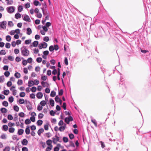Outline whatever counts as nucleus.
Listing matches in <instances>:
<instances>
[{"instance_id": "1", "label": "nucleus", "mask_w": 151, "mask_h": 151, "mask_svg": "<svg viewBox=\"0 0 151 151\" xmlns=\"http://www.w3.org/2000/svg\"><path fill=\"white\" fill-rule=\"evenodd\" d=\"M22 55L24 56H27L29 54V51L25 46H23L21 49Z\"/></svg>"}, {"instance_id": "2", "label": "nucleus", "mask_w": 151, "mask_h": 151, "mask_svg": "<svg viewBox=\"0 0 151 151\" xmlns=\"http://www.w3.org/2000/svg\"><path fill=\"white\" fill-rule=\"evenodd\" d=\"M6 10L8 13H12L14 12L15 8L14 6H10L7 7L6 8Z\"/></svg>"}, {"instance_id": "3", "label": "nucleus", "mask_w": 151, "mask_h": 151, "mask_svg": "<svg viewBox=\"0 0 151 151\" xmlns=\"http://www.w3.org/2000/svg\"><path fill=\"white\" fill-rule=\"evenodd\" d=\"M7 22L6 21H4L0 22V26L1 28L5 29H6Z\"/></svg>"}, {"instance_id": "4", "label": "nucleus", "mask_w": 151, "mask_h": 151, "mask_svg": "<svg viewBox=\"0 0 151 151\" xmlns=\"http://www.w3.org/2000/svg\"><path fill=\"white\" fill-rule=\"evenodd\" d=\"M15 86H12L10 88V91L12 92L13 95L14 96L16 95L17 93V91L15 89Z\"/></svg>"}, {"instance_id": "5", "label": "nucleus", "mask_w": 151, "mask_h": 151, "mask_svg": "<svg viewBox=\"0 0 151 151\" xmlns=\"http://www.w3.org/2000/svg\"><path fill=\"white\" fill-rule=\"evenodd\" d=\"M73 120V118L71 116H70L69 117H66L65 119V122H66L67 124L69 123L70 121H72Z\"/></svg>"}, {"instance_id": "6", "label": "nucleus", "mask_w": 151, "mask_h": 151, "mask_svg": "<svg viewBox=\"0 0 151 151\" xmlns=\"http://www.w3.org/2000/svg\"><path fill=\"white\" fill-rule=\"evenodd\" d=\"M52 139L53 142L54 144H55L58 141H59L60 138L57 136H55V138L53 137L52 138Z\"/></svg>"}, {"instance_id": "7", "label": "nucleus", "mask_w": 151, "mask_h": 151, "mask_svg": "<svg viewBox=\"0 0 151 151\" xmlns=\"http://www.w3.org/2000/svg\"><path fill=\"white\" fill-rule=\"evenodd\" d=\"M23 19L26 21L28 22H30L31 21V20L29 17V16L27 15H25L24 18H23Z\"/></svg>"}, {"instance_id": "8", "label": "nucleus", "mask_w": 151, "mask_h": 151, "mask_svg": "<svg viewBox=\"0 0 151 151\" xmlns=\"http://www.w3.org/2000/svg\"><path fill=\"white\" fill-rule=\"evenodd\" d=\"M37 97L39 99H41L42 98L43 96L42 93L41 92L38 93L36 95Z\"/></svg>"}, {"instance_id": "9", "label": "nucleus", "mask_w": 151, "mask_h": 151, "mask_svg": "<svg viewBox=\"0 0 151 151\" xmlns=\"http://www.w3.org/2000/svg\"><path fill=\"white\" fill-rule=\"evenodd\" d=\"M22 143L24 145H26L28 144V141L26 139H24L22 141Z\"/></svg>"}, {"instance_id": "10", "label": "nucleus", "mask_w": 151, "mask_h": 151, "mask_svg": "<svg viewBox=\"0 0 151 151\" xmlns=\"http://www.w3.org/2000/svg\"><path fill=\"white\" fill-rule=\"evenodd\" d=\"M34 82L33 81H29L28 83V86L31 87L34 85Z\"/></svg>"}, {"instance_id": "11", "label": "nucleus", "mask_w": 151, "mask_h": 151, "mask_svg": "<svg viewBox=\"0 0 151 151\" xmlns=\"http://www.w3.org/2000/svg\"><path fill=\"white\" fill-rule=\"evenodd\" d=\"M27 34L28 35H30L32 33V30L30 28H28L27 29Z\"/></svg>"}, {"instance_id": "12", "label": "nucleus", "mask_w": 151, "mask_h": 151, "mask_svg": "<svg viewBox=\"0 0 151 151\" xmlns=\"http://www.w3.org/2000/svg\"><path fill=\"white\" fill-rule=\"evenodd\" d=\"M24 132V131L23 129H20L18 130V134L19 135H21L23 134Z\"/></svg>"}, {"instance_id": "13", "label": "nucleus", "mask_w": 151, "mask_h": 151, "mask_svg": "<svg viewBox=\"0 0 151 151\" xmlns=\"http://www.w3.org/2000/svg\"><path fill=\"white\" fill-rule=\"evenodd\" d=\"M15 129L13 127H10L9 129V131L11 133H13L15 131Z\"/></svg>"}, {"instance_id": "14", "label": "nucleus", "mask_w": 151, "mask_h": 151, "mask_svg": "<svg viewBox=\"0 0 151 151\" xmlns=\"http://www.w3.org/2000/svg\"><path fill=\"white\" fill-rule=\"evenodd\" d=\"M44 131V130L43 128H41L39 129L37 132V134L39 135H40Z\"/></svg>"}, {"instance_id": "15", "label": "nucleus", "mask_w": 151, "mask_h": 151, "mask_svg": "<svg viewBox=\"0 0 151 151\" xmlns=\"http://www.w3.org/2000/svg\"><path fill=\"white\" fill-rule=\"evenodd\" d=\"M52 141L50 139H48L46 141V143L47 145L49 146H50L51 145H52Z\"/></svg>"}, {"instance_id": "16", "label": "nucleus", "mask_w": 151, "mask_h": 151, "mask_svg": "<svg viewBox=\"0 0 151 151\" xmlns=\"http://www.w3.org/2000/svg\"><path fill=\"white\" fill-rule=\"evenodd\" d=\"M0 111L2 113H5L7 112L8 110L6 108H2L1 109Z\"/></svg>"}, {"instance_id": "17", "label": "nucleus", "mask_w": 151, "mask_h": 151, "mask_svg": "<svg viewBox=\"0 0 151 151\" xmlns=\"http://www.w3.org/2000/svg\"><path fill=\"white\" fill-rule=\"evenodd\" d=\"M14 76L17 78H19L20 77L21 75L18 72H17L15 73Z\"/></svg>"}, {"instance_id": "18", "label": "nucleus", "mask_w": 151, "mask_h": 151, "mask_svg": "<svg viewBox=\"0 0 151 151\" xmlns=\"http://www.w3.org/2000/svg\"><path fill=\"white\" fill-rule=\"evenodd\" d=\"M9 91L8 90H5L4 91L3 93L5 95H7L9 94Z\"/></svg>"}, {"instance_id": "19", "label": "nucleus", "mask_w": 151, "mask_h": 151, "mask_svg": "<svg viewBox=\"0 0 151 151\" xmlns=\"http://www.w3.org/2000/svg\"><path fill=\"white\" fill-rule=\"evenodd\" d=\"M30 132V130L28 127H27L25 129V132L26 134H29Z\"/></svg>"}, {"instance_id": "20", "label": "nucleus", "mask_w": 151, "mask_h": 151, "mask_svg": "<svg viewBox=\"0 0 151 151\" xmlns=\"http://www.w3.org/2000/svg\"><path fill=\"white\" fill-rule=\"evenodd\" d=\"M43 121L42 120H38L37 122V124L38 126H41L42 124Z\"/></svg>"}, {"instance_id": "21", "label": "nucleus", "mask_w": 151, "mask_h": 151, "mask_svg": "<svg viewBox=\"0 0 151 151\" xmlns=\"http://www.w3.org/2000/svg\"><path fill=\"white\" fill-rule=\"evenodd\" d=\"M41 84L42 86L45 87L47 86V85H48V83L47 82H45L44 81H42L41 82Z\"/></svg>"}, {"instance_id": "22", "label": "nucleus", "mask_w": 151, "mask_h": 151, "mask_svg": "<svg viewBox=\"0 0 151 151\" xmlns=\"http://www.w3.org/2000/svg\"><path fill=\"white\" fill-rule=\"evenodd\" d=\"M55 101L57 102H59V101H60L61 99L59 98V97L58 96H56L55 98Z\"/></svg>"}, {"instance_id": "23", "label": "nucleus", "mask_w": 151, "mask_h": 151, "mask_svg": "<svg viewBox=\"0 0 151 151\" xmlns=\"http://www.w3.org/2000/svg\"><path fill=\"white\" fill-rule=\"evenodd\" d=\"M14 109L16 111H19V108L17 106L14 105Z\"/></svg>"}, {"instance_id": "24", "label": "nucleus", "mask_w": 151, "mask_h": 151, "mask_svg": "<svg viewBox=\"0 0 151 151\" xmlns=\"http://www.w3.org/2000/svg\"><path fill=\"white\" fill-rule=\"evenodd\" d=\"M50 104L52 106H53L54 105V101L52 99H50Z\"/></svg>"}, {"instance_id": "25", "label": "nucleus", "mask_w": 151, "mask_h": 151, "mask_svg": "<svg viewBox=\"0 0 151 151\" xmlns=\"http://www.w3.org/2000/svg\"><path fill=\"white\" fill-rule=\"evenodd\" d=\"M42 47H43V48H46L47 46V44L45 42H43V43H41Z\"/></svg>"}, {"instance_id": "26", "label": "nucleus", "mask_w": 151, "mask_h": 151, "mask_svg": "<svg viewBox=\"0 0 151 151\" xmlns=\"http://www.w3.org/2000/svg\"><path fill=\"white\" fill-rule=\"evenodd\" d=\"M15 17L16 19H18L19 18L21 17V15L19 13H17L15 15Z\"/></svg>"}, {"instance_id": "27", "label": "nucleus", "mask_w": 151, "mask_h": 151, "mask_svg": "<svg viewBox=\"0 0 151 151\" xmlns=\"http://www.w3.org/2000/svg\"><path fill=\"white\" fill-rule=\"evenodd\" d=\"M19 102L20 104H22L24 103V100L23 99H21L19 100Z\"/></svg>"}, {"instance_id": "28", "label": "nucleus", "mask_w": 151, "mask_h": 151, "mask_svg": "<svg viewBox=\"0 0 151 151\" xmlns=\"http://www.w3.org/2000/svg\"><path fill=\"white\" fill-rule=\"evenodd\" d=\"M3 128L5 131H6L8 129V127L6 125H4L3 126Z\"/></svg>"}, {"instance_id": "29", "label": "nucleus", "mask_w": 151, "mask_h": 151, "mask_svg": "<svg viewBox=\"0 0 151 151\" xmlns=\"http://www.w3.org/2000/svg\"><path fill=\"white\" fill-rule=\"evenodd\" d=\"M38 44V42L37 41H35L33 43V45L34 47H37V45Z\"/></svg>"}, {"instance_id": "30", "label": "nucleus", "mask_w": 151, "mask_h": 151, "mask_svg": "<svg viewBox=\"0 0 151 151\" xmlns=\"http://www.w3.org/2000/svg\"><path fill=\"white\" fill-rule=\"evenodd\" d=\"M7 1V4L8 5H12L13 3V1L12 0H9V1Z\"/></svg>"}, {"instance_id": "31", "label": "nucleus", "mask_w": 151, "mask_h": 151, "mask_svg": "<svg viewBox=\"0 0 151 151\" xmlns=\"http://www.w3.org/2000/svg\"><path fill=\"white\" fill-rule=\"evenodd\" d=\"M40 104L42 106H44L46 104V102L45 101H42L40 102Z\"/></svg>"}, {"instance_id": "32", "label": "nucleus", "mask_w": 151, "mask_h": 151, "mask_svg": "<svg viewBox=\"0 0 151 151\" xmlns=\"http://www.w3.org/2000/svg\"><path fill=\"white\" fill-rule=\"evenodd\" d=\"M23 7L22 6H19L18 8V11L19 12H21L23 9Z\"/></svg>"}, {"instance_id": "33", "label": "nucleus", "mask_w": 151, "mask_h": 151, "mask_svg": "<svg viewBox=\"0 0 151 151\" xmlns=\"http://www.w3.org/2000/svg\"><path fill=\"white\" fill-rule=\"evenodd\" d=\"M2 104L5 106L7 107L8 105V104L7 101H4L2 103Z\"/></svg>"}, {"instance_id": "34", "label": "nucleus", "mask_w": 151, "mask_h": 151, "mask_svg": "<svg viewBox=\"0 0 151 151\" xmlns=\"http://www.w3.org/2000/svg\"><path fill=\"white\" fill-rule=\"evenodd\" d=\"M25 123L26 124H27L31 123L30 120L28 119L25 120Z\"/></svg>"}, {"instance_id": "35", "label": "nucleus", "mask_w": 151, "mask_h": 151, "mask_svg": "<svg viewBox=\"0 0 151 151\" xmlns=\"http://www.w3.org/2000/svg\"><path fill=\"white\" fill-rule=\"evenodd\" d=\"M63 141L65 142H67L68 141V139L67 137H64L63 139Z\"/></svg>"}, {"instance_id": "36", "label": "nucleus", "mask_w": 151, "mask_h": 151, "mask_svg": "<svg viewBox=\"0 0 151 151\" xmlns=\"http://www.w3.org/2000/svg\"><path fill=\"white\" fill-rule=\"evenodd\" d=\"M10 74V73L9 71H7L5 72L4 73V75L6 77H8Z\"/></svg>"}, {"instance_id": "37", "label": "nucleus", "mask_w": 151, "mask_h": 151, "mask_svg": "<svg viewBox=\"0 0 151 151\" xmlns=\"http://www.w3.org/2000/svg\"><path fill=\"white\" fill-rule=\"evenodd\" d=\"M0 138L2 139H6V135L3 134H1Z\"/></svg>"}, {"instance_id": "38", "label": "nucleus", "mask_w": 151, "mask_h": 151, "mask_svg": "<svg viewBox=\"0 0 151 151\" xmlns=\"http://www.w3.org/2000/svg\"><path fill=\"white\" fill-rule=\"evenodd\" d=\"M52 145H51L50 146L48 147L46 149V151H50V150L52 149Z\"/></svg>"}, {"instance_id": "39", "label": "nucleus", "mask_w": 151, "mask_h": 151, "mask_svg": "<svg viewBox=\"0 0 151 151\" xmlns=\"http://www.w3.org/2000/svg\"><path fill=\"white\" fill-rule=\"evenodd\" d=\"M25 93L24 92H21L19 94V96L20 97H23L25 96Z\"/></svg>"}, {"instance_id": "40", "label": "nucleus", "mask_w": 151, "mask_h": 151, "mask_svg": "<svg viewBox=\"0 0 151 151\" xmlns=\"http://www.w3.org/2000/svg\"><path fill=\"white\" fill-rule=\"evenodd\" d=\"M14 98L13 96H11L9 98V102L12 103L13 101Z\"/></svg>"}, {"instance_id": "41", "label": "nucleus", "mask_w": 151, "mask_h": 151, "mask_svg": "<svg viewBox=\"0 0 151 151\" xmlns=\"http://www.w3.org/2000/svg\"><path fill=\"white\" fill-rule=\"evenodd\" d=\"M6 40L8 42H9L11 40V37L9 35H7L6 37Z\"/></svg>"}, {"instance_id": "42", "label": "nucleus", "mask_w": 151, "mask_h": 151, "mask_svg": "<svg viewBox=\"0 0 151 151\" xmlns=\"http://www.w3.org/2000/svg\"><path fill=\"white\" fill-rule=\"evenodd\" d=\"M7 118L9 120H12L13 119V117L11 114H9L8 115Z\"/></svg>"}, {"instance_id": "43", "label": "nucleus", "mask_w": 151, "mask_h": 151, "mask_svg": "<svg viewBox=\"0 0 151 151\" xmlns=\"http://www.w3.org/2000/svg\"><path fill=\"white\" fill-rule=\"evenodd\" d=\"M4 78L3 76L0 77V83H3L4 80Z\"/></svg>"}, {"instance_id": "44", "label": "nucleus", "mask_w": 151, "mask_h": 151, "mask_svg": "<svg viewBox=\"0 0 151 151\" xmlns=\"http://www.w3.org/2000/svg\"><path fill=\"white\" fill-rule=\"evenodd\" d=\"M56 93L54 91H51L50 93V96L52 97H54L55 96Z\"/></svg>"}, {"instance_id": "45", "label": "nucleus", "mask_w": 151, "mask_h": 151, "mask_svg": "<svg viewBox=\"0 0 151 151\" xmlns=\"http://www.w3.org/2000/svg\"><path fill=\"white\" fill-rule=\"evenodd\" d=\"M6 53L4 50H1L0 51V54L1 55H4Z\"/></svg>"}, {"instance_id": "46", "label": "nucleus", "mask_w": 151, "mask_h": 151, "mask_svg": "<svg viewBox=\"0 0 151 151\" xmlns=\"http://www.w3.org/2000/svg\"><path fill=\"white\" fill-rule=\"evenodd\" d=\"M23 83V81L22 80H19L17 82V84L19 85H21Z\"/></svg>"}, {"instance_id": "47", "label": "nucleus", "mask_w": 151, "mask_h": 151, "mask_svg": "<svg viewBox=\"0 0 151 151\" xmlns=\"http://www.w3.org/2000/svg\"><path fill=\"white\" fill-rule=\"evenodd\" d=\"M37 88L35 87H32L31 90L32 92H35L36 91Z\"/></svg>"}, {"instance_id": "48", "label": "nucleus", "mask_w": 151, "mask_h": 151, "mask_svg": "<svg viewBox=\"0 0 151 151\" xmlns=\"http://www.w3.org/2000/svg\"><path fill=\"white\" fill-rule=\"evenodd\" d=\"M31 42V40H26L25 41V42L26 44H29Z\"/></svg>"}, {"instance_id": "49", "label": "nucleus", "mask_w": 151, "mask_h": 151, "mask_svg": "<svg viewBox=\"0 0 151 151\" xmlns=\"http://www.w3.org/2000/svg\"><path fill=\"white\" fill-rule=\"evenodd\" d=\"M8 125L9 127H11L12 126H14L15 125V124L14 123H12L10 122L8 124Z\"/></svg>"}, {"instance_id": "50", "label": "nucleus", "mask_w": 151, "mask_h": 151, "mask_svg": "<svg viewBox=\"0 0 151 151\" xmlns=\"http://www.w3.org/2000/svg\"><path fill=\"white\" fill-rule=\"evenodd\" d=\"M42 60V58L40 57L36 59L38 63H40Z\"/></svg>"}, {"instance_id": "51", "label": "nucleus", "mask_w": 151, "mask_h": 151, "mask_svg": "<svg viewBox=\"0 0 151 151\" xmlns=\"http://www.w3.org/2000/svg\"><path fill=\"white\" fill-rule=\"evenodd\" d=\"M41 78L43 81H46L47 78V77L45 76H43L41 77Z\"/></svg>"}, {"instance_id": "52", "label": "nucleus", "mask_w": 151, "mask_h": 151, "mask_svg": "<svg viewBox=\"0 0 151 151\" xmlns=\"http://www.w3.org/2000/svg\"><path fill=\"white\" fill-rule=\"evenodd\" d=\"M42 14L40 13H37V14L36 15V17L38 18H41L42 17Z\"/></svg>"}, {"instance_id": "53", "label": "nucleus", "mask_w": 151, "mask_h": 151, "mask_svg": "<svg viewBox=\"0 0 151 151\" xmlns=\"http://www.w3.org/2000/svg\"><path fill=\"white\" fill-rule=\"evenodd\" d=\"M33 81L34 82V84L35 85H37L39 83V81L37 79Z\"/></svg>"}, {"instance_id": "54", "label": "nucleus", "mask_w": 151, "mask_h": 151, "mask_svg": "<svg viewBox=\"0 0 151 151\" xmlns=\"http://www.w3.org/2000/svg\"><path fill=\"white\" fill-rule=\"evenodd\" d=\"M8 25L10 27H12L14 25V24L12 21H9L8 23Z\"/></svg>"}, {"instance_id": "55", "label": "nucleus", "mask_w": 151, "mask_h": 151, "mask_svg": "<svg viewBox=\"0 0 151 151\" xmlns=\"http://www.w3.org/2000/svg\"><path fill=\"white\" fill-rule=\"evenodd\" d=\"M6 85L8 87H10L12 85V82L11 81H8Z\"/></svg>"}, {"instance_id": "56", "label": "nucleus", "mask_w": 151, "mask_h": 151, "mask_svg": "<svg viewBox=\"0 0 151 151\" xmlns=\"http://www.w3.org/2000/svg\"><path fill=\"white\" fill-rule=\"evenodd\" d=\"M44 115L43 114L40 113L38 115V118L40 119H42Z\"/></svg>"}, {"instance_id": "57", "label": "nucleus", "mask_w": 151, "mask_h": 151, "mask_svg": "<svg viewBox=\"0 0 151 151\" xmlns=\"http://www.w3.org/2000/svg\"><path fill=\"white\" fill-rule=\"evenodd\" d=\"M39 1L37 0H35L34 1V4L36 6H37L39 4Z\"/></svg>"}, {"instance_id": "58", "label": "nucleus", "mask_w": 151, "mask_h": 151, "mask_svg": "<svg viewBox=\"0 0 151 151\" xmlns=\"http://www.w3.org/2000/svg\"><path fill=\"white\" fill-rule=\"evenodd\" d=\"M27 63H31L32 61V59L31 58H28L27 60Z\"/></svg>"}, {"instance_id": "59", "label": "nucleus", "mask_w": 151, "mask_h": 151, "mask_svg": "<svg viewBox=\"0 0 151 151\" xmlns=\"http://www.w3.org/2000/svg\"><path fill=\"white\" fill-rule=\"evenodd\" d=\"M10 44L9 43H7L5 45V47L7 48H9L10 47Z\"/></svg>"}, {"instance_id": "60", "label": "nucleus", "mask_w": 151, "mask_h": 151, "mask_svg": "<svg viewBox=\"0 0 151 151\" xmlns=\"http://www.w3.org/2000/svg\"><path fill=\"white\" fill-rule=\"evenodd\" d=\"M49 50L50 51H52L54 50V47L51 45L50 46L49 48Z\"/></svg>"}, {"instance_id": "61", "label": "nucleus", "mask_w": 151, "mask_h": 151, "mask_svg": "<svg viewBox=\"0 0 151 151\" xmlns=\"http://www.w3.org/2000/svg\"><path fill=\"white\" fill-rule=\"evenodd\" d=\"M49 40V38L48 37H45L43 39V40L45 42H47Z\"/></svg>"}, {"instance_id": "62", "label": "nucleus", "mask_w": 151, "mask_h": 151, "mask_svg": "<svg viewBox=\"0 0 151 151\" xmlns=\"http://www.w3.org/2000/svg\"><path fill=\"white\" fill-rule=\"evenodd\" d=\"M42 107L40 105H38L37 107V109L38 111H40L42 109Z\"/></svg>"}, {"instance_id": "63", "label": "nucleus", "mask_w": 151, "mask_h": 151, "mask_svg": "<svg viewBox=\"0 0 151 151\" xmlns=\"http://www.w3.org/2000/svg\"><path fill=\"white\" fill-rule=\"evenodd\" d=\"M8 59L10 61H12L14 60V58L12 56H9L8 57Z\"/></svg>"}, {"instance_id": "64", "label": "nucleus", "mask_w": 151, "mask_h": 151, "mask_svg": "<svg viewBox=\"0 0 151 151\" xmlns=\"http://www.w3.org/2000/svg\"><path fill=\"white\" fill-rule=\"evenodd\" d=\"M10 148L9 147H6L4 150L3 151H9Z\"/></svg>"}]
</instances>
